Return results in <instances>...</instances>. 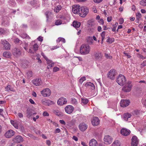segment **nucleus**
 Wrapping results in <instances>:
<instances>
[{
    "instance_id": "1",
    "label": "nucleus",
    "mask_w": 146,
    "mask_h": 146,
    "mask_svg": "<svg viewBox=\"0 0 146 146\" xmlns=\"http://www.w3.org/2000/svg\"><path fill=\"white\" fill-rule=\"evenodd\" d=\"M90 47L87 44H82L80 48V52L82 55L89 54L90 50Z\"/></svg>"
},
{
    "instance_id": "2",
    "label": "nucleus",
    "mask_w": 146,
    "mask_h": 146,
    "mask_svg": "<svg viewBox=\"0 0 146 146\" xmlns=\"http://www.w3.org/2000/svg\"><path fill=\"white\" fill-rule=\"evenodd\" d=\"M30 48L29 52L31 54H34L38 50V45L35 43V41H33L30 44Z\"/></svg>"
},
{
    "instance_id": "3",
    "label": "nucleus",
    "mask_w": 146,
    "mask_h": 146,
    "mask_svg": "<svg viewBox=\"0 0 146 146\" xmlns=\"http://www.w3.org/2000/svg\"><path fill=\"white\" fill-rule=\"evenodd\" d=\"M126 80L125 77L123 75L120 74L118 77L116 82L120 86H122L126 82Z\"/></svg>"
},
{
    "instance_id": "4",
    "label": "nucleus",
    "mask_w": 146,
    "mask_h": 146,
    "mask_svg": "<svg viewBox=\"0 0 146 146\" xmlns=\"http://www.w3.org/2000/svg\"><path fill=\"white\" fill-rule=\"evenodd\" d=\"M132 87V85L131 83V82L128 81L127 83L123 87L122 90L125 92H130Z\"/></svg>"
},
{
    "instance_id": "5",
    "label": "nucleus",
    "mask_w": 146,
    "mask_h": 146,
    "mask_svg": "<svg viewBox=\"0 0 146 146\" xmlns=\"http://www.w3.org/2000/svg\"><path fill=\"white\" fill-rule=\"evenodd\" d=\"M80 9L79 15L82 17H85L88 13V9L86 7H82Z\"/></svg>"
},
{
    "instance_id": "6",
    "label": "nucleus",
    "mask_w": 146,
    "mask_h": 146,
    "mask_svg": "<svg viewBox=\"0 0 146 146\" xmlns=\"http://www.w3.org/2000/svg\"><path fill=\"white\" fill-rule=\"evenodd\" d=\"M41 54L46 61L48 65V66H47V68L48 69H49L54 66V63L52 62L51 60L48 59V58L45 56L43 52H41Z\"/></svg>"
},
{
    "instance_id": "7",
    "label": "nucleus",
    "mask_w": 146,
    "mask_h": 146,
    "mask_svg": "<svg viewBox=\"0 0 146 146\" xmlns=\"http://www.w3.org/2000/svg\"><path fill=\"white\" fill-rule=\"evenodd\" d=\"M116 74L115 70L112 69L110 70L108 74V77L112 80H114Z\"/></svg>"
},
{
    "instance_id": "8",
    "label": "nucleus",
    "mask_w": 146,
    "mask_h": 146,
    "mask_svg": "<svg viewBox=\"0 0 146 146\" xmlns=\"http://www.w3.org/2000/svg\"><path fill=\"white\" fill-rule=\"evenodd\" d=\"M41 94L44 97H47L50 95L51 91L48 88H46L41 91Z\"/></svg>"
},
{
    "instance_id": "9",
    "label": "nucleus",
    "mask_w": 146,
    "mask_h": 146,
    "mask_svg": "<svg viewBox=\"0 0 146 146\" xmlns=\"http://www.w3.org/2000/svg\"><path fill=\"white\" fill-rule=\"evenodd\" d=\"M12 53L13 54L17 57L20 56L21 54V52L20 50L16 48H15L13 49Z\"/></svg>"
},
{
    "instance_id": "10",
    "label": "nucleus",
    "mask_w": 146,
    "mask_h": 146,
    "mask_svg": "<svg viewBox=\"0 0 146 146\" xmlns=\"http://www.w3.org/2000/svg\"><path fill=\"white\" fill-rule=\"evenodd\" d=\"M80 6L79 5L73 6L72 9L73 12L75 14L79 13L80 9Z\"/></svg>"
},
{
    "instance_id": "11",
    "label": "nucleus",
    "mask_w": 146,
    "mask_h": 146,
    "mask_svg": "<svg viewBox=\"0 0 146 146\" xmlns=\"http://www.w3.org/2000/svg\"><path fill=\"white\" fill-rule=\"evenodd\" d=\"M67 102V100L64 97L60 98L58 100L57 104L60 106H62L64 104H66Z\"/></svg>"
},
{
    "instance_id": "12",
    "label": "nucleus",
    "mask_w": 146,
    "mask_h": 146,
    "mask_svg": "<svg viewBox=\"0 0 146 146\" xmlns=\"http://www.w3.org/2000/svg\"><path fill=\"white\" fill-rule=\"evenodd\" d=\"M33 84L36 86H39L42 84V82L40 78H36L33 80L32 81Z\"/></svg>"
},
{
    "instance_id": "13",
    "label": "nucleus",
    "mask_w": 146,
    "mask_h": 146,
    "mask_svg": "<svg viewBox=\"0 0 146 146\" xmlns=\"http://www.w3.org/2000/svg\"><path fill=\"white\" fill-rule=\"evenodd\" d=\"M100 121L97 117H94L92 120V123L94 126H96L99 124Z\"/></svg>"
},
{
    "instance_id": "14",
    "label": "nucleus",
    "mask_w": 146,
    "mask_h": 146,
    "mask_svg": "<svg viewBox=\"0 0 146 146\" xmlns=\"http://www.w3.org/2000/svg\"><path fill=\"white\" fill-rule=\"evenodd\" d=\"M130 133V131L125 128H123L121 130V134L124 136H127L129 135Z\"/></svg>"
},
{
    "instance_id": "15",
    "label": "nucleus",
    "mask_w": 146,
    "mask_h": 146,
    "mask_svg": "<svg viewBox=\"0 0 146 146\" xmlns=\"http://www.w3.org/2000/svg\"><path fill=\"white\" fill-rule=\"evenodd\" d=\"M74 108L71 105H68L65 108V111L68 114H70L73 111Z\"/></svg>"
},
{
    "instance_id": "16",
    "label": "nucleus",
    "mask_w": 146,
    "mask_h": 146,
    "mask_svg": "<svg viewBox=\"0 0 146 146\" xmlns=\"http://www.w3.org/2000/svg\"><path fill=\"white\" fill-rule=\"evenodd\" d=\"M88 128V125L84 123H80L79 125V129L82 131L86 130Z\"/></svg>"
},
{
    "instance_id": "17",
    "label": "nucleus",
    "mask_w": 146,
    "mask_h": 146,
    "mask_svg": "<svg viewBox=\"0 0 146 146\" xmlns=\"http://www.w3.org/2000/svg\"><path fill=\"white\" fill-rule=\"evenodd\" d=\"M104 141L106 143L110 144L112 142V138L109 135H106L104 137Z\"/></svg>"
},
{
    "instance_id": "18",
    "label": "nucleus",
    "mask_w": 146,
    "mask_h": 146,
    "mask_svg": "<svg viewBox=\"0 0 146 146\" xmlns=\"http://www.w3.org/2000/svg\"><path fill=\"white\" fill-rule=\"evenodd\" d=\"M14 142L16 143H19L22 142L23 141V139L22 137L19 135H17L13 140Z\"/></svg>"
},
{
    "instance_id": "19",
    "label": "nucleus",
    "mask_w": 146,
    "mask_h": 146,
    "mask_svg": "<svg viewBox=\"0 0 146 146\" xmlns=\"http://www.w3.org/2000/svg\"><path fill=\"white\" fill-rule=\"evenodd\" d=\"M131 145L132 146H137L138 143V139L136 136H133L131 139Z\"/></svg>"
},
{
    "instance_id": "20",
    "label": "nucleus",
    "mask_w": 146,
    "mask_h": 146,
    "mask_svg": "<svg viewBox=\"0 0 146 146\" xmlns=\"http://www.w3.org/2000/svg\"><path fill=\"white\" fill-rule=\"evenodd\" d=\"M129 101L127 100H122L120 103L121 107H125L128 106L129 104Z\"/></svg>"
},
{
    "instance_id": "21",
    "label": "nucleus",
    "mask_w": 146,
    "mask_h": 146,
    "mask_svg": "<svg viewBox=\"0 0 146 146\" xmlns=\"http://www.w3.org/2000/svg\"><path fill=\"white\" fill-rule=\"evenodd\" d=\"M102 56L100 52H98L94 54V57L95 59L98 60H100L102 58Z\"/></svg>"
},
{
    "instance_id": "22",
    "label": "nucleus",
    "mask_w": 146,
    "mask_h": 146,
    "mask_svg": "<svg viewBox=\"0 0 146 146\" xmlns=\"http://www.w3.org/2000/svg\"><path fill=\"white\" fill-rule=\"evenodd\" d=\"M86 87L89 88L92 90H94L95 89V86L94 84L89 82H87L85 84Z\"/></svg>"
},
{
    "instance_id": "23",
    "label": "nucleus",
    "mask_w": 146,
    "mask_h": 146,
    "mask_svg": "<svg viewBox=\"0 0 146 146\" xmlns=\"http://www.w3.org/2000/svg\"><path fill=\"white\" fill-rule=\"evenodd\" d=\"M90 146H98V143L97 141L93 139L90 140L89 143Z\"/></svg>"
},
{
    "instance_id": "24",
    "label": "nucleus",
    "mask_w": 146,
    "mask_h": 146,
    "mask_svg": "<svg viewBox=\"0 0 146 146\" xmlns=\"http://www.w3.org/2000/svg\"><path fill=\"white\" fill-rule=\"evenodd\" d=\"M2 43L4 45V49L5 50H8L9 47V43L5 40H3L2 42Z\"/></svg>"
},
{
    "instance_id": "25",
    "label": "nucleus",
    "mask_w": 146,
    "mask_h": 146,
    "mask_svg": "<svg viewBox=\"0 0 146 146\" xmlns=\"http://www.w3.org/2000/svg\"><path fill=\"white\" fill-rule=\"evenodd\" d=\"M131 115L130 114L127 113L124 114L123 116V119L124 120L127 121L128 119L131 117Z\"/></svg>"
},
{
    "instance_id": "26",
    "label": "nucleus",
    "mask_w": 146,
    "mask_h": 146,
    "mask_svg": "<svg viewBox=\"0 0 146 146\" xmlns=\"http://www.w3.org/2000/svg\"><path fill=\"white\" fill-rule=\"evenodd\" d=\"M88 24L89 27L94 26L97 25V23H95L94 21L93 20H89L88 21Z\"/></svg>"
},
{
    "instance_id": "27",
    "label": "nucleus",
    "mask_w": 146,
    "mask_h": 146,
    "mask_svg": "<svg viewBox=\"0 0 146 146\" xmlns=\"http://www.w3.org/2000/svg\"><path fill=\"white\" fill-rule=\"evenodd\" d=\"M32 111H33L30 109L28 108L27 109V116L28 118H30L33 114H34L33 113Z\"/></svg>"
},
{
    "instance_id": "28",
    "label": "nucleus",
    "mask_w": 146,
    "mask_h": 146,
    "mask_svg": "<svg viewBox=\"0 0 146 146\" xmlns=\"http://www.w3.org/2000/svg\"><path fill=\"white\" fill-rule=\"evenodd\" d=\"M76 121V120L74 119H73L71 121L67 122V125L70 127H72L75 125Z\"/></svg>"
},
{
    "instance_id": "29",
    "label": "nucleus",
    "mask_w": 146,
    "mask_h": 146,
    "mask_svg": "<svg viewBox=\"0 0 146 146\" xmlns=\"http://www.w3.org/2000/svg\"><path fill=\"white\" fill-rule=\"evenodd\" d=\"M73 26L76 28H78L80 26V23L76 21H74L73 23Z\"/></svg>"
},
{
    "instance_id": "30",
    "label": "nucleus",
    "mask_w": 146,
    "mask_h": 146,
    "mask_svg": "<svg viewBox=\"0 0 146 146\" xmlns=\"http://www.w3.org/2000/svg\"><path fill=\"white\" fill-rule=\"evenodd\" d=\"M10 122L12 125H13V126L16 129L18 128V124L16 122V121H14L13 120H11L10 121Z\"/></svg>"
},
{
    "instance_id": "31",
    "label": "nucleus",
    "mask_w": 146,
    "mask_h": 146,
    "mask_svg": "<svg viewBox=\"0 0 146 146\" xmlns=\"http://www.w3.org/2000/svg\"><path fill=\"white\" fill-rule=\"evenodd\" d=\"M62 8V6L58 5L54 8V11L56 13H58L61 9Z\"/></svg>"
},
{
    "instance_id": "32",
    "label": "nucleus",
    "mask_w": 146,
    "mask_h": 146,
    "mask_svg": "<svg viewBox=\"0 0 146 146\" xmlns=\"http://www.w3.org/2000/svg\"><path fill=\"white\" fill-rule=\"evenodd\" d=\"M112 146H121L120 142L117 140L115 141L112 145Z\"/></svg>"
},
{
    "instance_id": "33",
    "label": "nucleus",
    "mask_w": 146,
    "mask_h": 146,
    "mask_svg": "<svg viewBox=\"0 0 146 146\" xmlns=\"http://www.w3.org/2000/svg\"><path fill=\"white\" fill-rule=\"evenodd\" d=\"M52 111L55 114L58 116H60L61 115V112L58 110H53Z\"/></svg>"
},
{
    "instance_id": "34",
    "label": "nucleus",
    "mask_w": 146,
    "mask_h": 146,
    "mask_svg": "<svg viewBox=\"0 0 146 146\" xmlns=\"http://www.w3.org/2000/svg\"><path fill=\"white\" fill-rule=\"evenodd\" d=\"M13 42L16 44L18 43V44H21L22 43V41L17 38H15L13 39Z\"/></svg>"
},
{
    "instance_id": "35",
    "label": "nucleus",
    "mask_w": 146,
    "mask_h": 146,
    "mask_svg": "<svg viewBox=\"0 0 146 146\" xmlns=\"http://www.w3.org/2000/svg\"><path fill=\"white\" fill-rule=\"evenodd\" d=\"M21 37L23 38H26L27 39H30V37L29 36L26 34L23 33L21 35Z\"/></svg>"
},
{
    "instance_id": "36",
    "label": "nucleus",
    "mask_w": 146,
    "mask_h": 146,
    "mask_svg": "<svg viewBox=\"0 0 146 146\" xmlns=\"http://www.w3.org/2000/svg\"><path fill=\"white\" fill-rule=\"evenodd\" d=\"M88 100L86 99L82 98L81 100V103L83 105L86 104L88 103Z\"/></svg>"
},
{
    "instance_id": "37",
    "label": "nucleus",
    "mask_w": 146,
    "mask_h": 146,
    "mask_svg": "<svg viewBox=\"0 0 146 146\" xmlns=\"http://www.w3.org/2000/svg\"><path fill=\"white\" fill-rule=\"evenodd\" d=\"M60 41L62 42H63L64 43L65 42V40L64 38L61 37L58 38V39L56 40L57 42H59Z\"/></svg>"
},
{
    "instance_id": "38",
    "label": "nucleus",
    "mask_w": 146,
    "mask_h": 146,
    "mask_svg": "<svg viewBox=\"0 0 146 146\" xmlns=\"http://www.w3.org/2000/svg\"><path fill=\"white\" fill-rule=\"evenodd\" d=\"M105 34L106 32L105 31L103 32L101 34V36H102V43H103V40L105 39Z\"/></svg>"
},
{
    "instance_id": "39",
    "label": "nucleus",
    "mask_w": 146,
    "mask_h": 146,
    "mask_svg": "<svg viewBox=\"0 0 146 146\" xmlns=\"http://www.w3.org/2000/svg\"><path fill=\"white\" fill-rule=\"evenodd\" d=\"M27 76L28 78L31 77L33 75V73L31 71H29L27 73Z\"/></svg>"
},
{
    "instance_id": "40",
    "label": "nucleus",
    "mask_w": 146,
    "mask_h": 146,
    "mask_svg": "<svg viewBox=\"0 0 146 146\" xmlns=\"http://www.w3.org/2000/svg\"><path fill=\"white\" fill-rule=\"evenodd\" d=\"M87 42L90 44H92L93 43V40L92 37H89L87 38Z\"/></svg>"
},
{
    "instance_id": "41",
    "label": "nucleus",
    "mask_w": 146,
    "mask_h": 146,
    "mask_svg": "<svg viewBox=\"0 0 146 146\" xmlns=\"http://www.w3.org/2000/svg\"><path fill=\"white\" fill-rule=\"evenodd\" d=\"M71 103L73 104L76 105L78 104V102L76 99L74 98H72L71 100Z\"/></svg>"
},
{
    "instance_id": "42",
    "label": "nucleus",
    "mask_w": 146,
    "mask_h": 146,
    "mask_svg": "<svg viewBox=\"0 0 146 146\" xmlns=\"http://www.w3.org/2000/svg\"><path fill=\"white\" fill-rule=\"evenodd\" d=\"M140 4L143 6H146V0H142L140 1Z\"/></svg>"
},
{
    "instance_id": "43",
    "label": "nucleus",
    "mask_w": 146,
    "mask_h": 146,
    "mask_svg": "<svg viewBox=\"0 0 146 146\" xmlns=\"http://www.w3.org/2000/svg\"><path fill=\"white\" fill-rule=\"evenodd\" d=\"M62 22L61 20H56L55 22V24L56 25H58L62 24Z\"/></svg>"
},
{
    "instance_id": "44",
    "label": "nucleus",
    "mask_w": 146,
    "mask_h": 146,
    "mask_svg": "<svg viewBox=\"0 0 146 146\" xmlns=\"http://www.w3.org/2000/svg\"><path fill=\"white\" fill-rule=\"evenodd\" d=\"M3 56L6 58H9V52H4L3 54Z\"/></svg>"
},
{
    "instance_id": "45",
    "label": "nucleus",
    "mask_w": 146,
    "mask_h": 146,
    "mask_svg": "<svg viewBox=\"0 0 146 146\" xmlns=\"http://www.w3.org/2000/svg\"><path fill=\"white\" fill-rule=\"evenodd\" d=\"M141 15L139 12L137 13L136 14V19L138 20V21L141 18Z\"/></svg>"
},
{
    "instance_id": "46",
    "label": "nucleus",
    "mask_w": 146,
    "mask_h": 146,
    "mask_svg": "<svg viewBox=\"0 0 146 146\" xmlns=\"http://www.w3.org/2000/svg\"><path fill=\"white\" fill-rule=\"evenodd\" d=\"M139 113V111L138 110H135L132 112V114L134 116L138 115Z\"/></svg>"
},
{
    "instance_id": "47",
    "label": "nucleus",
    "mask_w": 146,
    "mask_h": 146,
    "mask_svg": "<svg viewBox=\"0 0 146 146\" xmlns=\"http://www.w3.org/2000/svg\"><path fill=\"white\" fill-rule=\"evenodd\" d=\"M86 80V77L83 76L79 80V82L81 84H82L83 82Z\"/></svg>"
},
{
    "instance_id": "48",
    "label": "nucleus",
    "mask_w": 146,
    "mask_h": 146,
    "mask_svg": "<svg viewBox=\"0 0 146 146\" xmlns=\"http://www.w3.org/2000/svg\"><path fill=\"white\" fill-rule=\"evenodd\" d=\"M27 135L29 137L32 138L33 139H36V138L35 136L31 134H28Z\"/></svg>"
},
{
    "instance_id": "49",
    "label": "nucleus",
    "mask_w": 146,
    "mask_h": 146,
    "mask_svg": "<svg viewBox=\"0 0 146 146\" xmlns=\"http://www.w3.org/2000/svg\"><path fill=\"white\" fill-rule=\"evenodd\" d=\"M114 38H109L107 40V41L109 42L110 43H112V42L114 41Z\"/></svg>"
},
{
    "instance_id": "50",
    "label": "nucleus",
    "mask_w": 146,
    "mask_h": 146,
    "mask_svg": "<svg viewBox=\"0 0 146 146\" xmlns=\"http://www.w3.org/2000/svg\"><path fill=\"white\" fill-rule=\"evenodd\" d=\"M15 133V132L12 130H10V136H13Z\"/></svg>"
},
{
    "instance_id": "51",
    "label": "nucleus",
    "mask_w": 146,
    "mask_h": 146,
    "mask_svg": "<svg viewBox=\"0 0 146 146\" xmlns=\"http://www.w3.org/2000/svg\"><path fill=\"white\" fill-rule=\"evenodd\" d=\"M42 103L45 105H48V102L47 100H42Z\"/></svg>"
},
{
    "instance_id": "52",
    "label": "nucleus",
    "mask_w": 146,
    "mask_h": 146,
    "mask_svg": "<svg viewBox=\"0 0 146 146\" xmlns=\"http://www.w3.org/2000/svg\"><path fill=\"white\" fill-rule=\"evenodd\" d=\"M4 135L6 138H9V130H8L5 133Z\"/></svg>"
},
{
    "instance_id": "53",
    "label": "nucleus",
    "mask_w": 146,
    "mask_h": 146,
    "mask_svg": "<svg viewBox=\"0 0 146 146\" xmlns=\"http://www.w3.org/2000/svg\"><path fill=\"white\" fill-rule=\"evenodd\" d=\"M59 68L57 67H54L53 69V72H55L59 70Z\"/></svg>"
},
{
    "instance_id": "54",
    "label": "nucleus",
    "mask_w": 146,
    "mask_h": 146,
    "mask_svg": "<svg viewBox=\"0 0 146 146\" xmlns=\"http://www.w3.org/2000/svg\"><path fill=\"white\" fill-rule=\"evenodd\" d=\"M5 30L2 28H0V35H1L5 33Z\"/></svg>"
},
{
    "instance_id": "55",
    "label": "nucleus",
    "mask_w": 146,
    "mask_h": 146,
    "mask_svg": "<svg viewBox=\"0 0 146 146\" xmlns=\"http://www.w3.org/2000/svg\"><path fill=\"white\" fill-rule=\"evenodd\" d=\"M98 21L99 23L102 25H103L104 24V20L103 19H100Z\"/></svg>"
},
{
    "instance_id": "56",
    "label": "nucleus",
    "mask_w": 146,
    "mask_h": 146,
    "mask_svg": "<svg viewBox=\"0 0 146 146\" xmlns=\"http://www.w3.org/2000/svg\"><path fill=\"white\" fill-rule=\"evenodd\" d=\"M60 130L59 128H57L54 131V133H59L60 132Z\"/></svg>"
},
{
    "instance_id": "57",
    "label": "nucleus",
    "mask_w": 146,
    "mask_h": 146,
    "mask_svg": "<svg viewBox=\"0 0 146 146\" xmlns=\"http://www.w3.org/2000/svg\"><path fill=\"white\" fill-rule=\"evenodd\" d=\"M42 115H43V116H48L49 115V114L46 111L44 112L43 113Z\"/></svg>"
},
{
    "instance_id": "58",
    "label": "nucleus",
    "mask_w": 146,
    "mask_h": 146,
    "mask_svg": "<svg viewBox=\"0 0 146 146\" xmlns=\"http://www.w3.org/2000/svg\"><path fill=\"white\" fill-rule=\"evenodd\" d=\"M46 143L48 146H50L51 145V143L49 140H47L46 141Z\"/></svg>"
},
{
    "instance_id": "59",
    "label": "nucleus",
    "mask_w": 146,
    "mask_h": 146,
    "mask_svg": "<svg viewBox=\"0 0 146 146\" xmlns=\"http://www.w3.org/2000/svg\"><path fill=\"white\" fill-rule=\"evenodd\" d=\"M38 40L40 41H42L43 40V37L40 36H39L37 38Z\"/></svg>"
},
{
    "instance_id": "60",
    "label": "nucleus",
    "mask_w": 146,
    "mask_h": 146,
    "mask_svg": "<svg viewBox=\"0 0 146 146\" xmlns=\"http://www.w3.org/2000/svg\"><path fill=\"white\" fill-rule=\"evenodd\" d=\"M59 47V46H53L52 47V48L51 49V50H54V49H57V48H58Z\"/></svg>"
},
{
    "instance_id": "61",
    "label": "nucleus",
    "mask_w": 146,
    "mask_h": 146,
    "mask_svg": "<svg viewBox=\"0 0 146 146\" xmlns=\"http://www.w3.org/2000/svg\"><path fill=\"white\" fill-rule=\"evenodd\" d=\"M39 117V116L38 115H36L35 117H33V120L34 121H36V119L38 118Z\"/></svg>"
},
{
    "instance_id": "62",
    "label": "nucleus",
    "mask_w": 146,
    "mask_h": 146,
    "mask_svg": "<svg viewBox=\"0 0 146 146\" xmlns=\"http://www.w3.org/2000/svg\"><path fill=\"white\" fill-rule=\"evenodd\" d=\"M60 122L62 124L65 125L66 124V123L63 120H59Z\"/></svg>"
},
{
    "instance_id": "63",
    "label": "nucleus",
    "mask_w": 146,
    "mask_h": 146,
    "mask_svg": "<svg viewBox=\"0 0 146 146\" xmlns=\"http://www.w3.org/2000/svg\"><path fill=\"white\" fill-rule=\"evenodd\" d=\"M124 54H125V56H127V58H130L131 57V56L129 55L128 53L124 52Z\"/></svg>"
},
{
    "instance_id": "64",
    "label": "nucleus",
    "mask_w": 146,
    "mask_h": 146,
    "mask_svg": "<svg viewBox=\"0 0 146 146\" xmlns=\"http://www.w3.org/2000/svg\"><path fill=\"white\" fill-rule=\"evenodd\" d=\"M141 65L143 66L144 67L146 66V61H144L143 63L141 64Z\"/></svg>"
}]
</instances>
